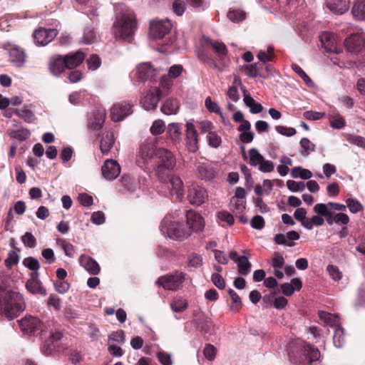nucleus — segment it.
Instances as JSON below:
<instances>
[{
    "label": "nucleus",
    "instance_id": "f257e3e1",
    "mask_svg": "<svg viewBox=\"0 0 365 365\" xmlns=\"http://www.w3.org/2000/svg\"><path fill=\"white\" fill-rule=\"evenodd\" d=\"M137 29L133 12L123 5L115 7V19L113 24V33L115 38L130 41Z\"/></svg>",
    "mask_w": 365,
    "mask_h": 365
},
{
    "label": "nucleus",
    "instance_id": "f03ea898",
    "mask_svg": "<svg viewBox=\"0 0 365 365\" xmlns=\"http://www.w3.org/2000/svg\"><path fill=\"white\" fill-rule=\"evenodd\" d=\"M25 309L23 296L0 287V312L9 320L16 318Z\"/></svg>",
    "mask_w": 365,
    "mask_h": 365
},
{
    "label": "nucleus",
    "instance_id": "7ed1b4c3",
    "mask_svg": "<svg viewBox=\"0 0 365 365\" xmlns=\"http://www.w3.org/2000/svg\"><path fill=\"white\" fill-rule=\"evenodd\" d=\"M158 148L153 142L144 141L136 154L137 165L144 170L154 168Z\"/></svg>",
    "mask_w": 365,
    "mask_h": 365
},
{
    "label": "nucleus",
    "instance_id": "20e7f679",
    "mask_svg": "<svg viewBox=\"0 0 365 365\" xmlns=\"http://www.w3.org/2000/svg\"><path fill=\"white\" fill-rule=\"evenodd\" d=\"M176 160L172 152L163 148H159L157 153L155 167L159 177H163L166 171L174 168Z\"/></svg>",
    "mask_w": 365,
    "mask_h": 365
},
{
    "label": "nucleus",
    "instance_id": "39448f33",
    "mask_svg": "<svg viewBox=\"0 0 365 365\" xmlns=\"http://www.w3.org/2000/svg\"><path fill=\"white\" fill-rule=\"evenodd\" d=\"M161 230L171 238L187 237L190 235V229L187 225L176 221H171L169 217H165L161 222Z\"/></svg>",
    "mask_w": 365,
    "mask_h": 365
},
{
    "label": "nucleus",
    "instance_id": "423d86ee",
    "mask_svg": "<svg viewBox=\"0 0 365 365\" xmlns=\"http://www.w3.org/2000/svg\"><path fill=\"white\" fill-rule=\"evenodd\" d=\"M184 279V273L175 272L173 274L159 277L156 284L159 287H163L165 289L176 291L182 287Z\"/></svg>",
    "mask_w": 365,
    "mask_h": 365
},
{
    "label": "nucleus",
    "instance_id": "0eeeda50",
    "mask_svg": "<svg viewBox=\"0 0 365 365\" xmlns=\"http://www.w3.org/2000/svg\"><path fill=\"white\" fill-rule=\"evenodd\" d=\"M19 327L26 334L38 335L44 331V324L38 318L31 315L22 318L19 321Z\"/></svg>",
    "mask_w": 365,
    "mask_h": 365
},
{
    "label": "nucleus",
    "instance_id": "6e6552de",
    "mask_svg": "<svg viewBox=\"0 0 365 365\" xmlns=\"http://www.w3.org/2000/svg\"><path fill=\"white\" fill-rule=\"evenodd\" d=\"M173 24L168 19L152 21L150 26V36L153 39L163 38L170 33Z\"/></svg>",
    "mask_w": 365,
    "mask_h": 365
},
{
    "label": "nucleus",
    "instance_id": "1a4fd4ad",
    "mask_svg": "<svg viewBox=\"0 0 365 365\" xmlns=\"http://www.w3.org/2000/svg\"><path fill=\"white\" fill-rule=\"evenodd\" d=\"M133 104L128 101H121L113 104L110 108V117L114 122L123 120L133 113Z\"/></svg>",
    "mask_w": 365,
    "mask_h": 365
},
{
    "label": "nucleus",
    "instance_id": "9d476101",
    "mask_svg": "<svg viewBox=\"0 0 365 365\" xmlns=\"http://www.w3.org/2000/svg\"><path fill=\"white\" fill-rule=\"evenodd\" d=\"M346 50L351 53H358L365 49V34L357 32L347 37L344 41Z\"/></svg>",
    "mask_w": 365,
    "mask_h": 365
},
{
    "label": "nucleus",
    "instance_id": "9b49d317",
    "mask_svg": "<svg viewBox=\"0 0 365 365\" xmlns=\"http://www.w3.org/2000/svg\"><path fill=\"white\" fill-rule=\"evenodd\" d=\"M207 194L205 189L196 183L188 187L187 199L192 205H200L205 202Z\"/></svg>",
    "mask_w": 365,
    "mask_h": 365
},
{
    "label": "nucleus",
    "instance_id": "f8f14e48",
    "mask_svg": "<svg viewBox=\"0 0 365 365\" xmlns=\"http://www.w3.org/2000/svg\"><path fill=\"white\" fill-rule=\"evenodd\" d=\"M58 34L56 29L40 28L34 33V39L36 45L46 46Z\"/></svg>",
    "mask_w": 365,
    "mask_h": 365
},
{
    "label": "nucleus",
    "instance_id": "ddd939ff",
    "mask_svg": "<svg viewBox=\"0 0 365 365\" xmlns=\"http://www.w3.org/2000/svg\"><path fill=\"white\" fill-rule=\"evenodd\" d=\"M186 225L187 227V228L190 229V234H191V231H201L205 226L202 217L194 211H186Z\"/></svg>",
    "mask_w": 365,
    "mask_h": 365
},
{
    "label": "nucleus",
    "instance_id": "4468645a",
    "mask_svg": "<svg viewBox=\"0 0 365 365\" xmlns=\"http://www.w3.org/2000/svg\"><path fill=\"white\" fill-rule=\"evenodd\" d=\"M320 41L327 52L339 53L341 51L337 46L334 34L331 32H323L320 35Z\"/></svg>",
    "mask_w": 365,
    "mask_h": 365
},
{
    "label": "nucleus",
    "instance_id": "2eb2a0df",
    "mask_svg": "<svg viewBox=\"0 0 365 365\" xmlns=\"http://www.w3.org/2000/svg\"><path fill=\"white\" fill-rule=\"evenodd\" d=\"M101 170L105 178L114 180L119 175L120 167L116 160H106L102 166Z\"/></svg>",
    "mask_w": 365,
    "mask_h": 365
},
{
    "label": "nucleus",
    "instance_id": "dca6fc26",
    "mask_svg": "<svg viewBox=\"0 0 365 365\" xmlns=\"http://www.w3.org/2000/svg\"><path fill=\"white\" fill-rule=\"evenodd\" d=\"M38 277L39 274L38 272H31L29 279H28L26 283V287L27 290L32 294H39L45 296L46 294V290L41 286V282Z\"/></svg>",
    "mask_w": 365,
    "mask_h": 365
},
{
    "label": "nucleus",
    "instance_id": "f3484780",
    "mask_svg": "<svg viewBox=\"0 0 365 365\" xmlns=\"http://www.w3.org/2000/svg\"><path fill=\"white\" fill-rule=\"evenodd\" d=\"M62 333L60 331L51 332L49 338L42 346L43 354L47 356L52 354L58 347V341L62 338Z\"/></svg>",
    "mask_w": 365,
    "mask_h": 365
},
{
    "label": "nucleus",
    "instance_id": "a211bd4d",
    "mask_svg": "<svg viewBox=\"0 0 365 365\" xmlns=\"http://www.w3.org/2000/svg\"><path fill=\"white\" fill-rule=\"evenodd\" d=\"M186 144L190 152L195 153L198 149L197 146V133L191 123L186 124Z\"/></svg>",
    "mask_w": 365,
    "mask_h": 365
},
{
    "label": "nucleus",
    "instance_id": "6ab92c4d",
    "mask_svg": "<svg viewBox=\"0 0 365 365\" xmlns=\"http://www.w3.org/2000/svg\"><path fill=\"white\" fill-rule=\"evenodd\" d=\"M106 110L103 108L93 111L88 120V127L93 130H100L105 121Z\"/></svg>",
    "mask_w": 365,
    "mask_h": 365
},
{
    "label": "nucleus",
    "instance_id": "aec40b11",
    "mask_svg": "<svg viewBox=\"0 0 365 365\" xmlns=\"http://www.w3.org/2000/svg\"><path fill=\"white\" fill-rule=\"evenodd\" d=\"M9 61L16 67H22L26 61V56L19 46H13L9 50Z\"/></svg>",
    "mask_w": 365,
    "mask_h": 365
},
{
    "label": "nucleus",
    "instance_id": "412c9836",
    "mask_svg": "<svg viewBox=\"0 0 365 365\" xmlns=\"http://www.w3.org/2000/svg\"><path fill=\"white\" fill-rule=\"evenodd\" d=\"M197 174L199 178L210 181L215 177L214 168L207 163L198 162L196 164Z\"/></svg>",
    "mask_w": 365,
    "mask_h": 365
},
{
    "label": "nucleus",
    "instance_id": "4be33fe9",
    "mask_svg": "<svg viewBox=\"0 0 365 365\" xmlns=\"http://www.w3.org/2000/svg\"><path fill=\"white\" fill-rule=\"evenodd\" d=\"M159 91L155 89L154 91L148 93L140 101L142 107L146 110H155L159 101Z\"/></svg>",
    "mask_w": 365,
    "mask_h": 365
},
{
    "label": "nucleus",
    "instance_id": "5701e85b",
    "mask_svg": "<svg viewBox=\"0 0 365 365\" xmlns=\"http://www.w3.org/2000/svg\"><path fill=\"white\" fill-rule=\"evenodd\" d=\"M170 192L181 200L184 196V185L182 179L178 175H173L170 179Z\"/></svg>",
    "mask_w": 365,
    "mask_h": 365
},
{
    "label": "nucleus",
    "instance_id": "b1692460",
    "mask_svg": "<svg viewBox=\"0 0 365 365\" xmlns=\"http://www.w3.org/2000/svg\"><path fill=\"white\" fill-rule=\"evenodd\" d=\"M83 6V12L88 16H98L101 6L96 0H75Z\"/></svg>",
    "mask_w": 365,
    "mask_h": 365
},
{
    "label": "nucleus",
    "instance_id": "393cba45",
    "mask_svg": "<svg viewBox=\"0 0 365 365\" xmlns=\"http://www.w3.org/2000/svg\"><path fill=\"white\" fill-rule=\"evenodd\" d=\"M79 262L90 274L96 275L100 272L101 269L98 263L89 256L81 255L79 258Z\"/></svg>",
    "mask_w": 365,
    "mask_h": 365
},
{
    "label": "nucleus",
    "instance_id": "a878e982",
    "mask_svg": "<svg viewBox=\"0 0 365 365\" xmlns=\"http://www.w3.org/2000/svg\"><path fill=\"white\" fill-rule=\"evenodd\" d=\"M65 59L61 55L53 56L49 63V70L53 76L61 75L66 68Z\"/></svg>",
    "mask_w": 365,
    "mask_h": 365
},
{
    "label": "nucleus",
    "instance_id": "bb28decb",
    "mask_svg": "<svg viewBox=\"0 0 365 365\" xmlns=\"http://www.w3.org/2000/svg\"><path fill=\"white\" fill-rule=\"evenodd\" d=\"M66 65V68L71 69L78 66L84 60L85 54L80 51L74 53H70L63 56Z\"/></svg>",
    "mask_w": 365,
    "mask_h": 365
},
{
    "label": "nucleus",
    "instance_id": "cd10ccee",
    "mask_svg": "<svg viewBox=\"0 0 365 365\" xmlns=\"http://www.w3.org/2000/svg\"><path fill=\"white\" fill-rule=\"evenodd\" d=\"M155 69L148 63H140L136 69V76L142 81L151 78L155 75Z\"/></svg>",
    "mask_w": 365,
    "mask_h": 365
},
{
    "label": "nucleus",
    "instance_id": "c85d7f7f",
    "mask_svg": "<svg viewBox=\"0 0 365 365\" xmlns=\"http://www.w3.org/2000/svg\"><path fill=\"white\" fill-rule=\"evenodd\" d=\"M114 144V136L112 132L106 131L102 134L100 148L103 154L109 153Z\"/></svg>",
    "mask_w": 365,
    "mask_h": 365
},
{
    "label": "nucleus",
    "instance_id": "c756f323",
    "mask_svg": "<svg viewBox=\"0 0 365 365\" xmlns=\"http://www.w3.org/2000/svg\"><path fill=\"white\" fill-rule=\"evenodd\" d=\"M348 0H333L332 2L327 4V7L334 14H342L349 8Z\"/></svg>",
    "mask_w": 365,
    "mask_h": 365
},
{
    "label": "nucleus",
    "instance_id": "7c9ffc66",
    "mask_svg": "<svg viewBox=\"0 0 365 365\" xmlns=\"http://www.w3.org/2000/svg\"><path fill=\"white\" fill-rule=\"evenodd\" d=\"M243 101L245 104L250 108V111L251 113L257 114L262 112L263 109L262 106L260 103H257L255 99L250 96V95L247 94L246 89H243Z\"/></svg>",
    "mask_w": 365,
    "mask_h": 365
},
{
    "label": "nucleus",
    "instance_id": "2f4dec72",
    "mask_svg": "<svg viewBox=\"0 0 365 365\" xmlns=\"http://www.w3.org/2000/svg\"><path fill=\"white\" fill-rule=\"evenodd\" d=\"M205 41L207 43L210 45L213 51L220 59H222L226 56L227 50L226 46L223 43L212 40L210 38H206Z\"/></svg>",
    "mask_w": 365,
    "mask_h": 365
},
{
    "label": "nucleus",
    "instance_id": "473e14b6",
    "mask_svg": "<svg viewBox=\"0 0 365 365\" xmlns=\"http://www.w3.org/2000/svg\"><path fill=\"white\" fill-rule=\"evenodd\" d=\"M303 352L306 359L310 364L319 360L320 358V352L319 349L311 344H307L304 345Z\"/></svg>",
    "mask_w": 365,
    "mask_h": 365
},
{
    "label": "nucleus",
    "instance_id": "72a5a7b5",
    "mask_svg": "<svg viewBox=\"0 0 365 365\" xmlns=\"http://www.w3.org/2000/svg\"><path fill=\"white\" fill-rule=\"evenodd\" d=\"M179 108V102L177 99H168L162 106L161 111L166 115L175 114Z\"/></svg>",
    "mask_w": 365,
    "mask_h": 365
},
{
    "label": "nucleus",
    "instance_id": "f704fd0d",
    "mask_svg": "<svg viewBox=\"0 0 365 365\" xmlns=\"http://www.w3.org/2000/svg\"><path fill=\"white\" fill-rule=\"evenodd\" d=\"M352 14L354 17L358 20H363L365 19V0L357 1L353 8Z\"/></svg>",
    "mask_w": 365,
    "mask_h": 365
},
{
    "label": "nucleus",
    "instance_id": "c9c22d12",
    "mask_svg": "<svg viewBox=\"0 0 365 365\" xmlns=\"http://www.w3.org/2000/svg\"><path fill=\"white\" fill-rule=\"evenodd\" d=\"M238 273L242 276H247L251 271V263L245 256H241L237 262Z\"/></svg>",
    "mask_w": 365,
    "mask_h": 365
},
{
    "label": "nucleus",
    "instance_id": "e433bc0d",
    "mask_svg": "<svg viewBox=\"0 0 365 365\" xmlns=\"http://www.w3.org/2000/svg\"><path fill=\"white\" fill-rule=\"evenodd\" d=\"M247 155L249 157V163L252 167L259 166L264 159V157L257 148L250 149Z\"/></svg>",
    "mask_w": 365,
    "mask_h": 365
},
{
    "label": "nucleus",
    "instance_id": "4c0bfd02",
    "mask_svg": "<svg viewBox=\"0 0 365 365\" xmlns=\"http://www.w3.org/2000/svg\"><path fill=\"white\" fill-rule=\"evenodd\" d=\"M170 307L174 312H182L187 307V302L180 297H177L171 302Z\"/></svg>",
    "mask_w": 365,
    "mask_h": 365
},
{
    "label": "nucleus",
    "instance_id": "58836bf2",
    "mask_svg": "<svg viewBox=\"0 0 365 365\" xmlns=\"http://www.w3.org/2000/svg\"><path fill=\"white\" fill-rule=\"evenodd\" d=\"M245 200L232 197L230 202V209L236 214L242 213L245 209Z\"/></svg>",
    "mask_w": 365,
    "mask_h": 365
},
{
    "label": "nucleus",
    "instance_id": "ea45409f",
    "mask_svg": "<svg viewBox=\"0 0 365 365\" xmlns=\"http://www.w3.org/2000/svg\"><path fill=\"white\" fill-rule=\"evenodd\" d=\"M181 128V125L178 123H172L168 125V133L174 141L178 142L180 140Z\"/></svg>",
    "mask_w": 365,
    "mask_h": 365
},
{
    "label": "nucleus",
    "instance_id": "a19ab883",
    "mask_svg": "<svg viewBox=\"0 0 365 365\" xmlns=\"http://www.w3.org/2000/svg\"><path fill=\"white\" fill-rule=\"evenodd\" d=\"M333 342L336 348H341L345 343L344 330L339 327L335 329L333 336Z\"/></svg>",
    "mask_w": 365,
    "mask_h": 365
},
{
    "label": "nucleus",
    "instance_id": "79ce46f5",
    "mask_svg": "<svg viewBox=\"0 0 365 365\" xmlns=\"http://www.w3.org/2000/svg\"><path fill=\"white\" fill-rule=\"evenodd\" d=\"M228 293L232 301V305L230 306V310L233 312H237L242 307V301L239 295L232 289L228 290Z\"/></svg>",
    "mask_w": 365,
    "mask_h": 365
},
{
    "label": "nucleus",
    "instance_id": "37998d69",
    "mask_svg": "<svg viewBox=\"0 0 365 365\" xmlns=\"http://www.w3.org/2000/svg\"><path fill=\"white\" fill-rule=\"evenodd\" d=\"M292 70L300 76L304 83L309 87L314 86L313 81L309 77V76L303 71V69L297 64L293 63L292 65Z\"/></svg>",
    "mask_w": 365,
    "mask_h": 365
},
{
    "label": "nucleus",
    "instance_id": "c03bdc74",
    "mask_svg": "<svg viewBox=\"0 0 365 365\" xmlns=\"http://www.w3.org/2000/svg\"><path fill=\"white\" fill-rule=\"evenodd\" d=\"M14 113L19 118L24 119L26 122L31 123L34 120V115L31 110L29 109H15Z\"/></svg>",
    "mask_w": 365,
    "mask_h": 365
},
{
    "label": "nucleus",
    "instance_id": "a18cd8bd",
    "mask_svg": "<svg viewBox=\"0 0 365 365\" xmlns=\"http://www.w3.org/2000/svg\"><path fill=\"white\" fill-rule=\"evenodd\" d=\"M269 262L274 269H282L284 266V258L279 252H274L273 257L269 260Z\"/></svg>",
    "mask_w": 365,
    "mask_h": 365
},
{
    "label": "nucleus",
    "instance_id": "49530a36",
    "mask_svg": "<svg viewBox=\"0 0 365 365\" xmlns=\"http://www.w3.org/2000/svg\"><path fill=\"white\" fill-rule=\"evenodd\" d=\"M300 145L303 149L301 151L302 155L307 156L310 152H312L315 149V145L307 138H303L300 140Z\"/></svg>",
    "mask_w": 365,
    "mask_h": 365
},
{
    "label": "nucleus",
    "instance_id": "de8ad7c7",
    "mask_svg": "<svg viewBox=\"0 0 365 365\" xmlns=\"http://www.w3.org/2000/svg\"><path fill=\"white\" fill-rule=\"evenodd\" d=\"M23 264L30 270L34 271L33 272H38L37 271L40 268V264L38 259L33 257L25 258L23 260Z\"/></svg>",
    "mask_w": 365,
    "mask_h": 365
},
{
    "label": "nucleus",
    "instance_id": "09e8293b",
    "mask_svg": "<svg viewBox=\"0 0 365 365\" xmlns=\"http://www.w3.org/2000/svg\"><path fill=\"white\" fill-rule=\"evenodd\" d=\"M330 125L332 128L336 129H341L345 126V120L344 118L339 114H334L329 118Z\"/></svg>",
    "mask_w": 365,
    "mask_h": 365
},
{
    "label": "nucleus",
    "instance_id": "8fccbe9b",
    "mask_svg": "<svg viewBox=\"0 0 365 365\" xmlns=\"http://www.w3.org/2000/svg\"><path fill=\"white\" fill-rule=\"evenodd\" d=\"M165 125L163 120H155L150 127V133L153 135H158L163 133L165 131Z\"/></svg>",
    "mask_w": 365,
    "mask_h": 365
},
{
    "label": "nucleus",
    "instance_id": "3c124183",
    "mask_svg": "<svg viewBox=\"0 0 365 365\" xmlns=\"http://www.w3.org/2000/svg\"><path fill=\"white\" fill-rule=\"evenodd\" d=\"M96 41L95 31L91 28H86L84 30L82 41L86 44H91Z\"/></svg>",
    "mask_w": 365,
    "mask_h": 365
},
{
    "label": "nucleus",
    "instance_id": "603ef678",
    "mask_svg": "<svg viewBox=\"0 0 365 365\" xmlns=\"http://www.w3.org/2000/svg\"><path fill=\"white\" fill-rule=\"evenodd\" d=\"M319 317L325 320V322L333 327H336L339 324V320L336 316H334L329 313L322 312L319 314Z\"/></svg>",
    "mask_w": 365,
    "mask_h": 365
},
{
    "label": "nucleus",
    "instance_id": "864d4df0",
    "mask_svg": "<svg viewBox=\"0 0 365 365\" xmlns=\"http://www.w3.org/2000/svg\"><path fill=\"white\" fill-rule=\"evenodd\" d=\"M207 140L208 145L215 148H218L222 143L221 137L214 131L207 135Z\"/></svg>",
    "mask_w": 365,
    "mask_h": 365
},
{
    "label": "nucleus",
    "instance_id": "5fc2aeb1",
    "mask_svg": "<svg viewBox=\"0 0 365 365\" xmlns=\"http://www.w3.org/2000/svg\"><path fill=\"white\" fill-rule=\"evenodd\" d=\"M188 265L192 267H200L202 264V257L196 253H192L187 257Z\"/></svg>",
    "mask_w": 365,
    "mask_h": 365
},
{
    "label": "nucleus",
    "instance_id": "6e6d98bb",
    "mask_svg": "<svg viewBox=\"0 0 365 365\" xmlns=\"http://www.w3.org/2000/svg\"><path fill=\"white\" fill-rule=\"evenodd\" d=\"M245 13L241 10L230 11L227 17L235 23L240 22L245 19Z\"/></svg>",
    "mask_w": 365,
    "mask_h": 365
},
{
    "label": "nucleus",
    "instance_id": "4d7b16f0",
    "mask_svg": "<svg viewBox=\"0 0 365 365\" xmlns=\"http://www.w3.org/2000/svg\"><path fill=\"white\" fill-rule=\"evenodd\" d=\"M346 206L349 207L350 212L356 213L363 210L362 205L356 200L353 198H348L346 200Z\"/></svg>",
    "mask_w": 365,
    "mask_h": 365
},
{
    "label": "nucleus",
    "instance_id": "13d9d810",
    "mask_svg": "<svg viewBox=\"0 0 365 365\" xmlns=\"http://www.w3.org/2000/svg\"><path fill=\"white\" fill-rule=\"evenodd\" d=\"M57 244L63 250L66 255L72 257L74 254V247L65 240H58Z\"/></svg>",
    "mask_w": 365,
    "mask_h": 365
},
{
    "label": "nucleus",
    "instance_id": "bf43d9fd",
    "mask_svg": "<svg viewBox=\"0 0 365 365\" xmlns=\"http://www.w3.org/2000/svg\"><path fill=\"white\" fill-rule=\"evenodd\" d=\"M287 187L292 192L303 191L306 185L304 182H296L294 180H289L287 181Z\"/></svg>",
    "mask_w": 365,
    "mask_h": 365
},
{
    "label": "nucleus",
    "instance_id": "052dcab7",
    "mask_svg": "<svg viewBox=\"0 0 365 365\" xmlns=\"http://www.w3.org/2000/svg\"><path fill=\"white\" fill-rule=\"evenodd\" d=\"M30 132L27 129H21V130H13L10 135L17 140H25L26 139L29 138L30 136Z\"/></svg>",
    "mask_w": 365,
    "mask_h": 365
},
{
    "label": "nucleus",
    "instance_id": "680f3d73",
    "mask_svg": "<svg viewBox=\"0 0 365 365\" xmlns=\"http://www.w3.org/2000/svg\"><path fill=\"white\" fill-rule=\"evenodd\" d=\"M206 108L212 113L220 114L221 113L220 107L216 103L212 101L210 97H207L205 101Z\"/></svg>",
    "mask_w": 365,
    "mask_h": 365
},
{
    "label": "nucleus",
    "instance_id": "e2e57ef3",
    "mask_svg": "<svg viewBox=\"0 0 365 365\" xmlns=\"http://www.w3.org/2000/svg\"><path fill=\"white\" fill-rule=\"evenodd\" d=\"M21 240L24 245L29 248L34 247L36 244V240L34 236L31 232H26L22 237Z\"/></svg>",
    "mask_w": 365,
    "mask_h": 365
},
{
    "label": "nucleus",
    "instance_id": "0e129e2a",
    "mask_svg": "<svg viewBox=\"0 0 365 365\" xmlns=\"http://www.w3.org/2000/svg\"><path fill=\"white\" fill-rule=\"evenodd\" d=\"M218 219L227 225H232L235 222L234 217L227 211H221L217 214Z\"/></svg>",
    "mask_w": 365,
    "mask_h": 365
},
{
    "label": "nucleus",
    "instance_id": "69168bd1",
    "mask_svg": "<svg viewBox=\"0 0 365 365\" xmlns=\"http://www.w3.org/2000/svg\"><path fill=\"white\" fill-rule=\"evenodd\" d=\"M183 71L182 65L175 64L168 69V76L171 78H176L182 74Z\"/></svg>",
    "mask_w": 365,
    "mask_h": 365
},
{
    "label": "nucleus",
    "instance_id": "338daca9",
    "mask_svg": "<svg viewBox=\"0 0 365 365\" xmlns=\"http://www.w3.org/2000/svg\"><path fill=\"white\" fill-rule=\"evenodd\" d=\"M330 207L328 204L324 203H318L316 204L314 207V212L317 213L319 215L325 217L328 215L329 212L331 211L329 208Z\"/></svg>",
    "mask_w": 365,
    "mask_h": 365
},
{
    "label": "nucleus",
    "instance_id": "774afa93",
    "mask_svg": "<svg viewBox=\"0 0 365 365\" xmlns=\"http://www.w3.org/2000/svg\"><path fill=\"white\" fill-rule=\"evenodd\" d=\"M186 4L182 0H175L173 3V9L178 16H182L185 10Z\"/></svg>",
    "mask_w": 365,
    "mask_h": 365
}]
</instances>
